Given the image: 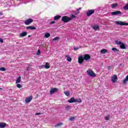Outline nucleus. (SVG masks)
<instances>
[{
    "mask_svg": "<svg viewBox=\"0 0 128 128\" xmlns=\"http://www.w3.org/2000/svg\"><path fill=\"white\" fill-rule=\"evenodd\" d=\"M37 56H38L39 54H40V50H38L36 53Z\"/></svg>",
    "mask_w": 128,
    "mask_h": 128,
    "instance_id": "2f4dec72",
    "label": "nucleus"
},
{
    "mask_svg": "<svg viewBox=\"0 0 128 128\" xmlns=\"http://www.w3.org/2000/svg\"><path fill=\"white\" fill-rule=\"evenodd\" d=\"M112 8H114L118 6V3H114L112 4L111 6Z\"/></svg>",
    "mask_w": 128,
    "mask_h": 128,
    "instance_id": "5701e85b",
    "label": "nucleus"
},
{
    "mask_svg": "<svg viewBox=\"0 0 128 128\" xmlns=\"http://www.w3.org/2000/svg\"><path fill=\"white\" fill-rule=\"evenodd\" d=\"M124 10H128V4L124 6Z\"/></svg>",
    "mask_w": 128,
    "mask_h": 128,
    "instance_id": "473e14b6",
    "label": "nucleus"
},
{
    "mask_svg": "<svg viewBox=\"0 0 128 128\" xmlns=\"http://www.w3.org/2000/svg\"><path fill=\"white\" fill-rule=\"evenodd\" d=\"M64 94H66V96H70V92L68 91L65 92H64Z\"/></svg>",
    "mask_w": 128,
    "mask_h": 128,
    "instance_id": "bb28decb",
    "label": "nucleus"
},
{
    "mask_svg": "<svg viewBox=\"0 0 128 128\" xmlns=\"http://www.w3.org/2000/svg\"><path fill=\"white\" fill-rule=\"evenodd\" d=\"M60 39V38H58V36H56V38H54L52 39V40H58Z\"/></svg>",
    "mask_w": 128,
    "mask_h": 128,
    "instance_id": "7c9ffc66",
    "label": "nucleus"
},
{
    "mask_svg": "<svg viewBox=\"0 0 128 128\" xmlns=\"http://www.w3.org/2000/svg\"><path fill=\"white\" fill-rule=\"evenodd\" d=\"M26 70H30V68L28 67V68H26Z\"/></svg>",
    "mask_w": 128,
    "mask_h": 128,
    "instance_id": "37998d69",
    "label": "nucleus"
},
{
    "mask_svg": "<svg viewBox=\"0 0 128 128\" xmlns=\"http://www.w3.org/2000/svg\"><path fill=\"white\" fill-rule=\"evenodd\" d=\"M0 70H1L2 72H6V68H0Z\"/></svg>",
    "mask_w": 128,
    "mask_h": 128,
    "instance_id": "c756f323",
    "label": "nucleus"
},
{
    "mask_svg": "<svg viewBox=\"0 0 128 128\" xmlns=\"http://www.w3.org/2000/svg\"><path fill=\"white\" fill-rule=\"evenodd\" d=\"M6 126V124L0 122V128H4Z\"/></svg>",
    "mask_w": 128,
    "mask_h": 128,
    "instance_id": "4468645a",
    "label": "nucleus"
},
{
    "mask_svg": "<svg viewBox=\"0 0 128 128\" xmlns=\"http://www.w3.org/2000/svg\"><path fill=\"white\" fill-rule=\"evenodd\" d=\"M62 124H63L62 122L57 124L56 125L54 126V128H58V126H62Z\"/></svg>",
    "mask_w": 128,
    "mask_h": 128,
    "instance_id": "412c9836",
    "label": "nucleus"
},
{
    "mask_svg": "<svg viewBox=\"0 0 128 128\" xmlns=\"http://www.w3.org/2000/svg\"><path fill=\"white\" fill-rule=\"evenodd\" d=\"M105 120H110V116H106Z\"/></svg>",
    "mask_w": 128,
    "mask_h": 128,
    "instance_id": "f704fd0d",
    "label": "nucleus"
},
{
    "mask_svg": "<svg viewBox=\"0 0 128 128\" xmlns=\"http://www.w3.org/2000/svg\"><path fill=\"white\" fill-rule=\"evenodd\" d=\"M22 79V76H20L19 77L16 78V84H20V80Z\"/></svg>",
    "mask_w": 128,
    "mask_h": 128,
    "instance_id": "f3484780",
    "label": "nucleus"
},
{
    "mask_svg": "<svg viewBox=\"0 0 128 128\" xmlns=\"http://www.w3.org/2000/svg\"><path fill=\"white\" fill-rule=\"evenodd\" d=\"M55 23H56V22H54V21L51 22H50V24H55Z\"/></svg>",
    "mask_w": 128,
    "mask_h": 128,
    "instance_id": "58836bf2",
    "label": "nucleus"
},
{
    "mask_svg": "<svg viewBox=\"0 0 128 128\" xmlns=\"http://www.w3.org/2000/svg\"><path fill=\"white\" fill-rule=\"evenodd\" d=\"M86 72L90 76H91V78H94L96 76V74H95V73L94 72V71L90 69H88Z\"/></svg>",
    "mask_w": 128,
    "mask_h": 128,
    "instance_id": "7ed1b4c3",
    "label": "nucleus"
},
{
    "mask_svg": "<svg viewBox=\"0 0 128 128\" xmlns=\"http://www.w3.org/2000/svg\"><path fill=\"white\" fill-rule=\"evenodd\" d=\"M44 36L46 38H50V33H46L44 35Z\"/></svg>",
    "mask_w": 128,
    "mask_h": 128,
    "instance_id": "a878e982",
    "label": "nucleus"
},
{
    "mask_svg": "<svg viewBox=\"0 0 128 128\" xmlns=\"http://www.w3.org/2000/svg\"><path fill=\"white\" fill-rule=\"evenodd\" d=\"M84 56H79L78 58V63L79 64H82V62H84Z\"/></svg>",
    "mask_w": 128,
    "mask_h": 128,
    "instance_id": "9d476101",
    "label": "nucleus"
},
{
    "mask_svg": "<svg viewBox=\"0 0 128 128\" xmlns=\"http://www.w3.org/2000/svg\"><path fill=\"white\" fill-rule=\"evenodd\" d=\"M76 18V16L74 14H72L71 17H68L67 16H64L62 17V20L64 22H70V20H72V18Z\"/></svg>",
    "mask_w": 128,
    "mask_h": 128,
    "instance_id": "f257e3e1",
    "label": "nucleus"
},
{
    "mask_svg": "<svg viewBox=\"0 0 128 128\" xmlns=\"http://www.w3.org/2000/svg\"><path fill=\"white\" fill-rule=\"evenodd\" d=\"M16 86L18 88H22V86L20 85V84H18Z\"/></svg>",
    "mask_w": 128,
    "mask_h": 128,
    "instance_id": "c85d7f7f",
    "label": "nucleus"
},
{
    "mask_svg": "<svg viewBox=\"0 0 128 128\" xmlns=\"http://www.w3.org/2000/svg\"><path fill=\"white\" fill-rule=\"evenodd\" d=\"M39 68H44V65L40 66Z\"/></svg>",
    "mask_w": 128,
    "mask_h": 128,
    "instance_id": "e433bc0d",
    "label": "nucleus"
},
{
    "mask_svg": "<svg viewBox=\"0 0 128 128\" xmlns=\"http://www.w3.org/2000/svg\"><path fill=\"white\" fill-rule=\"evenodd\" d=\"M84 58L85 60H88L90 59V56L88 54H86L84 56Z\"/></svg>",
    "mask_w": 128,
    "mask_h": 128,
    "instance_id": "9b49d317",
    "label": "nucleus"
},
{
    "mask_svg": "<svg viewBox=\"0 0 128 128\" xmlns=\"http://www.w3.org/2000/svg\"><path fill=\"white\" fill-rule=\"evenodd\" d=\"M32 22H34V20L32 18H29L26 20L25 22H24V24H26V26H28V24H32Z\"/></svg>",
    "mask_w": 128,
    "mask_h": 128,
    "instance_id": "423d86ee",
    "label": "nucleus"
},
{
    "mask_svg": "<svg viewBox=\"0 0 128 128\" xmlns=\"http://www.w3.org/2000/svg\"><path fill=\"white\" fill-rule=\"evenodd\" d=\"M93 14H94V10H88L86 12L88 16H92Z\"/></svg>",
    "mask_w": 128,
    "mask_h": 128,
    "instance_id": "0eeeda50",
    "label": "nucleus"
},
{
    "mask_svg": "<svg viewBox=\"0 0 128 128\" xmlns=\"http://www.w3.org/2000/svg\"><path fill=\"white\" fill-rule=\"evenodd\" d=\"M45 68H50V64L48 62H46L44 65Z\"/></svg>",
    "mask_w": 128,
    "mask_h": 128,
    "instance_id": "393cba45",
    "label": "nucleus"
},
{
    "mask_svg": "<svg viewBox=\"0 0 128 128\" xmlns=\"http://www.w3.org/2000/svg\"><path fill=\"white\" fill-rule=\"evenodd\" d=\"M78 47H74V50H78Z\"/></svg>",
    "mask_w": 128,
    "mask_h": 128,
    "instance_id": "4c0bfd02",
    "label": "nucleus"
},
{
    "mask_svg": "<svg viewBox=\"0 0 128 128\" xmlns=\"http://www.w3.org/2000/svg\"><path fill=\"white\" fill-rule=\"evenodd\" d=\"M39 114H42L40 112L36 114V116H38Z\"/></svg>",
    "mask_w": 128,
    "mask_h": 128,
    "instance_id": "ea45409f",
    "label": "nucleus"
},
{
    "mask_svg": "<svg viewBox=\"0 0 128 128\" xmlns=\"http://www.w3.org/2000/svg\"><path fill=\"white\" fill-rule=\"evenodd\" d=\"M58 89L57 88H52L50 90V93L51 94H52L56 92H58Z\"/></svg>",
    "mask_w": 128,
    "mask_h": 128,
    "instance_id": "f8f14e48",
    "label": "nucleus"
},
{
    "mask_svg": "<svg viewBox=\"0 0 128 128\" xmlns=\"http://www.w3.org/2000/svg\"><path fill=\"white\" fill-rule=\"evenodd\" d=\"M101 54H108V50L106 49H102L100 51Z\"/></svg>",
    "mask_w": 128,
    "mask_h": 128,
    "instance_id": "aec40b11",
    "label": "nucleus"
},
{
    "mask_svg": "<svg viewBox=\"0 0 128 128\" xmlns=\"http://www.w3.org/2000/svg\"><path fill=\"white\" fill-rule=\"evenodd\" d=\"M74 120H76V118H74V117H70V122H72V121Z\"/></svg>",
    "mask_w": 128,
    "mask_h": 128,
    "instance_id": "cd10ccee",
    "label": "nucleus"
},
{
    "mask_svg": "<svg viewBox=\"0 0 128 128\" xmlns=\"http://www.w3.org/2000/svg\"><path fill=\"white\" fill-rule=\"evenodd\" d=\"M112 50H113V52L118 51V49H116V48H112Z\"/></svg>",
    "mask_w": 128,
    "mask_h": 128,
    "instance_id": "72a5a7b5",
    "label": "nucleus"
},
{
    "mask_svg": "<svg viewBox=\"0 0 128 128\" xmlns=\"http://www.w3.org/2000/svg\"><path fill=\"white\" fill-rule=\"evenodd\" d=\"M0 90H2V88H0Z\"/></svg>",
    "mask_w": 128,
    "mask_h": 128,
    "instance_id": "de8ad7c7",
    "label": "nucleus"
},
{
    "mask_svg": "<svg viewBox=\"0 0 128 128\" xmlns=\"http://www.w3.org/2000/svg\"><path fill=\"white\" fill-rule=\"evenodd\" d=\"M82 99L79 98V99H74V102H78V104H80L82 102Z\"/></svg>",
    "mask_w": 128,
    "mask_h": 128,
    "instance_id": "6ab92c4d",
    "label": "nucleus"
},
{
    "mask_svg": "<svg viewBox=\"0 0 128 128\" xmlns=\"http://www.w3.org/2000/svg\"><path fill=\"white\" fill-rule=\"evenodd\" d=\"M115 24H118V26H128V23H126V22H122V21H115Z\"/></svg>",
    "mask_w": 128,
    "mask_h": 128,
    "instance_id": "20e7f679",
    "label": "nucleus"
},
{
    "mask_svg": "<svg viewBox=\"0 0 128 128\" xmlns=\"http://www.w3.org/2000/svg\"><path fill=\"white\" fill-rule=\"evenodd\" d=\"M30 36H28V38H30Z\"/></svg>",
    "mask_w": 128,
    "mask_h": 128,
    "instance_id": "49530a36",
    "label": "nucleus"
},
{
    "mask_svg": "<svg viewBox=\"0 0 128 128\" xmlns=\"http://www.w3.org/2000/svg\"><path fill=\"white\" fill-rule=\"evenodd\" d=\"M26 34H28V32H22V33H21L20 34V37L22 38V36H26Z\"/></svg>",
    "mask_w": 128,
    "mask_h": 128,
    "instance_id": "2eb2a0df",
    "label": "nucleus"
},
{
    "mask_svg": "<svg viewBox=\"0 0 128 128\" xmlns=\"http://www.w3.org/2000/svg\"><path fill=\"white\" fill-rule=\"evenodd\" d=\"M80 10H82V8H78L77 10V12H80Z\"/></svg>",
    "mask_w": 128,
    "mask_h": 128,
    "instance_id": "a19ab883",
    "label": "nucleus"
},
{
    "mask_svg": "<svg viewBox=\"0 0 128 128\" xmlns=\"http://www.w3.org/2000/svg\"><path fill=\"white\" fill-rule=\"evenodd\" d=\"M70 108V106H68L67 107H66V108Z\"/></svg>",
    "mask_w": 128,
    "mask_h": 128,
    "instance_id": "a18cd8bd",
    "label": "nucleus"
},
{
    "mask_svg": "<svg viewBox=\"0 0 128 128\" xmlns=\"http://www.w3.org/2000/svg\"><path fill=\"white\" fill-rule=\"evenodd\" d=\"M112 16H122V13L120 11H115L114 12H111Z\"/></svg>",
    "mask_w": 128,
    "mask_h": 128,
    "instance_id": "39448f33",
    "label": "nucleus"
},
{
    "mask_svg": "<svg viewBox=\"0 0 128 128\" xmlns=\"http://www.w3.org/2000/svg\"><path fill=\"white\" fill-rule=\"evenodd\" d=\"M112 80L114 83L116 82V80H118V76L116 74L114 75L112 78Z\"/></svg>",
    "mask_w": 128,
    "mask_h": 128,
    "instance_id": "1a4fd4ad",
    "label": "nucleus"
},
{
    "mask_svg": "<svg viewBox=\"0 0 128 128\" xmlns=\"http://www.w3.org/2000/svg\"><path fill=\"white\" fill-rule=\"evenodd\" d=\"M26 30H36V28L34 26H28L26 27Z\"/></svg>",
    "mask_w": 128,
    "mask_h": 128,
    "instance_id": "ddd939ff",
    "label": "nucleus"
},
{
    "mask_svg": "<svg viewBox=\"0 0 128 128\" xmlns=\"http://www.w3.org/2000/svg\"><path fill=\"white\" fill-rule=\"evenodd\" d=\"M115 43L116 44H118V46H120V48H122V50H126V44L120 41L116 40Z\"/></svg>",
    "mask_w": 128,
    "mask_h": 128,
    "instance_id": "f03ea898",
    "label": "nucleus"
},
{
    "mask_svg": "<svg viewBox=\"0 0 128 128\" xmlns=\"http://www.w3.org/2000/svg\"><path fill=\"white\" fill-rule=\"evenodd\" d=\"M68 102H69L70 104H72V102H74V98L72 97L70 100H68Z\"/></svg>",
    "mask_w": 128,
    "mask_h": 128,
    "instance_id": "a211bd4d",
    "label": "nucleus"
},
{
    "mask_svg": "<svg viewBox=\"0 0 128 128\" xmlns=\"http://www.w3.org/2000/svg\"><path fill=\"white\" fill-rule=\"evenodd\" d=\"M0 42H1V44L4 43V40L2 38H0Z\"/></svg>",
    "mask_w": 128,
    "mask_h": 128,
    "instance_id": "c9c22d12",
    "label": "nucleus"
},
{
    "mask_svg": "<svg viewBox=\"0 0 128 128\" xmlns=\"http://www.w3.org/2000/svg\"><path fill=\"white\" fill-rule=\"evenodd\" d=\"M0 16H2V13L0 12Z\"/></svg>",
    "mask_w": 128,
    "mask_h": 128,
    "instance_id": "c03bdc74",
    "label": "nucleus"
},
{
    "mask_svg": "<svg viewBox=\"0 0 128 128\" xmlns=\"http://www.w3.org/2000/svg\"><path fill=\"white\" fill-rule=\"evenodd\" d=\"M59 18H60V16L58 15L54 17V20H59Z\"/></svg>",
    "mask_w": 128,
    "mask_h": 128,
    "instance_id": "b1692460",
    "label": "nucleus"
},
{
    "mask_svg": "<svg viewBox=\"0 0 128 128\" xmlns=\"http://www.w3.org/2000/svg\"><path fill=\"white\" fill-rule=\"evenodd\" d=\"M66 58H67L68 62H72V58L66 55Z\"/></svg>",
    "mask_w": 128,
    "mask_h": 128,
    "instance_id": "4be33fe9",
    "label": "nucleus"
},
{
    "mask_svg": "<svg viewBox=\"0 0 128 128\" xmlns=\"http://www.w3.org/2000/svg\"><path fill=\"white\" fill-rule=\"evenodd\" d=\"M110 68H112V66H109L108 67V70H110Z\"/></svg>",
    "mask_w": 128,
    "mask_h": 128,
    "instance_id": "79ce46f5",
    "label": "nucleus"
},
{
    "mask_svg": "<svg viewBox=\"0 0 128 128\" xmlns=\"http://www.w3.org/2000/svg\"><path fill=\"white\" fill-rule=\"evenodd\" d=\"M93 30H100V26H98V25H94L93 27H92Z\"/></svg>",
    "mask_w": 128,
    "mask_h": 128,
    "instance_id": "dca6fc26",
    "label": "nucleus"
},
{
    "mask_svg": "<svg viewBox=\"0 0 128 128\" xmlns=\"http://www.w3.org/2000/svg\"><path fill=\"white\" fill-rule=\"evenodd\" d=\"M32 96H29L28 97L26 98L25 102L26 104H28L29 102H32Z\"/></svg>",
    "mask_w": 128,
    "mask_h": 128,
    "instance_id": "6e6552de",
    "label": "nucleus"
}]
</instances>
